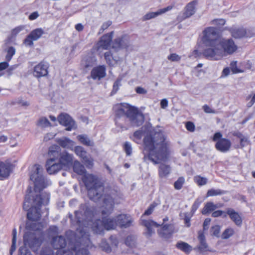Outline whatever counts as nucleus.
<instances>
[{"instance_id": "24", "label": "nucleus", "mask_w": 255, "mask_h": 255, "mask_svg": "<svg viewBox=\"0 0 255 255\" xmlns=\"http://www.w3.org/2000/svg\"><path fill=\"white\" fill-rule=\"evenodd\" d=\"M227 214L237 226H241L242 225V219L238 212L232 208H228Z\"/></svg>"}, {"instance_id": "59", "label": "nucleus", "mask_w": 255, "mask_h": 255, "mask_svg": "<svg viewBox=\"0 0 255 255\" xmlns=\"http://www.w3.org/2000/svg\"><path fill=\"white\" fill-rule=\"evenodd\" d=\"M135 90L139 94H146L147 93L146 90L141 87H137Z\"/></svg>"}, {"instance_id": "6", "label": "nucleus", "mask_w": 255, "mask_h": 255, "mask_svg": "<svg viewBox=\"0 0 255 255\" xmlns=\"http://www.w3.org/2000/svg\"><path fill=\"white\" fill-rule=\"evenodd\" d=\"M115 115L118 117L125 116L130 120L133 126H139L144 121V117L137 108L127 104L115 107Z\"/></svg>"}, {"instance_id": "56", "label": "nucleus", "mask_w": 255, "mask_h": 255, "mask_svg": "<svg viewBox=\"0 0 255 255\" xmlns=\"http://www.w3.org/2000/svg\"><path fill=\"white\" fill-rule=\"evenodd\" d=\"M19 252V255H32L30 251L24 247H20Z\"/></svg>"}, {"instance_id": "2", "label": "nucleus", "mask_w": 255, "mask_h": 255, "mask_svg": "<svg viewBox=\"0 0 255 255\" xmlns=\"http://www.w3.org/2000/svg\"><path fill=\"white\" fill-rule=\"evenodd\" d=\"M43 168L38 164L33 165L31 167L30 177L34 184L35 197L30 199L31 195L26 194L23 203V209L27 210V218L31 221H37L40 218V206L46 205L49 200V195L47 193H40V191L48 185L43 175Z\"/></svg>"}, {"instance_id": "53", "label": "nucleus", "mask_w": 255, "mask_h": 255, "mask_svg": "<svg viewBox=\"0 0 255 255\" xmlns=\"http://www.w3.org/2000/svg\"><path fill=\"white\" fill-rule=\"evenodd\" d=\"M124 149L127 155H130L132 153V147L130 143L126 142L124 144Z\"/></svg>"}, {"instance_id": "19", "label": "nucleus", "mask_w": 255, "mask_h": 255, "mask_svg": "<svg viewBox=\"0 0 255 255\" xmlns=\"http://www.w3.org/2000/svg\"><path fill=\"white\" fill-rule=\"evenodd\" d=\"M48 65L42 62L36 65L34 68L33 75L35 77L39 78L45 76L48 74Z\"/></svg>"}, {"instance_id": "12", "label": "nucleus", "mask_w": 255, "mask_h": 255, "mask_svg": "<svg viewBox=\"0 0 255 255\" xmlns=\"http://www.w3.org/2000/svg\"><path fill=\"white\" fill-rule=\"evenodd\" d=\"M157 204L155 203H153L151 204L141 217V224L147 228V233L149 236H150L153 233V229L154 228L158 227L160 226V224H157L156 222L152 220H145L143 218L145 215H150L153 212Z\"/></svg>"}, {"instance_id": "35", "label": "nucleus", "mask_w": 255, "mask_h": 255, "mask_svg": "<svg viewBox=\"0 0 255 255\" xmlns=\"http://www.w3.org/2000/svg\"><path fill=\"white\" fill-rule=\"evenodd\" d=\"M95 57L87 56L85 57L82 61V65L85 68L92 66L96 62Z\"/></svg>"}, {"instance_id": "64", "label": "nucleus", "mask_w": 255, "mask_h": 255, "mask_svg": "<svg viewBox=\"0 0 255 255\" xmlns=\"http://www.w3.org/2000/svg\"><path fill=\"white\" fill-rule=\"evenodd\" d=\"M211 219L210 218H206L203 223V229L204 230H207L208 228V226L210 224L211 222Z\"/></svg>"}, {"instance_id": "17", "label": "nucleus", "mask_w": 255, "mask_h": 255, "mask_svg": "<svg viewBox=\"0 0 255 255\" xmlns=\"http://www.w3.org/2000/svg\"><path fill=\"white\" fill-rule=\"evenodd\" d=\"M130 45L129 41L126 36L116 38L112 43V47L116 51L120 49L127 48Z\"/></svg>"}, {"instance_id": "7", "label": "nucleus", "mask_w": 255, "mask_h": 255, "mask_svg": "<svg viewBox=\"0 0 255 255\" xmlns=\"http://www.w3.org/2000/svg\"><path fill=\"white\" fill-rule=\"evenodd\" d=\"M217 30L213 27H208L203 31L202 41L207 48L206 49H214L219 43Z\"/></svg>"}, {"instance_id": "48", "label": "nucleus", "mask_w": 255, "mask_h": 255, "mask_svg": "<svg viewBox=\"0 0 255 255\" xmlns=\"http://www.w3.org/2000/svg\"><path fill=\"white\" fill-rule=\"evenodd\" d=\"M221 231V227L219 225L213 226L211 228V233L213 235L218 237Z\"/></svg>"}, {"instance_id": "30", "label": "nucleus", "mask_w": 255, "mask_h": 255, "mask_svg": "<svg viewBox=\"0 0 255 255\" xmlns=\"http://www.w3.org/2000/svg\"><path fill=\"white\" fill-rule=\"evenodd\" d=\"M222 206H218L217 204H215L212 202H207L202 209V213L203 215H207L211 212L214 211L216 209L221 207Z\"/></svg>"}, {"instance_id": "58", "label": "nucleus", "mask_w": 255, "mask_h": 255, "mask_svg": "<svg viewBox=\"0 0 255 255\" xmlns=\"http://www.w3.org/2000/svg\"><path fill=\"white\" fill-rule=\"evenodd\" d=\"M203 109L204 111V112L206 113H209V114H215L216 113V111L212 110L209 106H208V105H204L203 107Z\"/></svg>"}, {"instance_id": "33", "label": "nucleus", "mask_w": 255, "mask_h": 255, "mask_svg": "<svg viewBox=\"0 0 255 255\" xmlns=\"http://www.w3.org/2000/svg\"><path fill=\"white\" fill-rule=\"evenodd\" d=\"M77 138L80 143L83 145L88 146H93L94 145V142L91 140L86 135H79L77 136Z\"/></svg>"}, {"instance_id": "28", "label": "nucleus", "mask_w": 255, "mask_h": 255, "mask_svg": "<svg viewBox=\"0 0 255 255\" xmlns=\"http://www.w3.org/2000/svg\"><path fill=\"white\" fill-rule=\"evenodd\" d=\"M171 167L164 163L159 166L158 175L160 178H166L171 172Z\"/></svg>"}, {"instance_id": "27", "label": "nucleus", "mask_w": 255, "mask_h": 255, "mask_svg": "<svg viewBox=\"0 0 255 255\" xmlns=\"http://www.w3.org/2000/svg\"><path fill=\"white\" fill-rule=\"evenodd\" d=\"M172 8V6H168L166 7L160 9L156 12H150L146 13L142 18L143 20H149L151 18H154L159 15L164 13Z\"/></svg>"}, {"instance_id": "42", "label": "nucleus", "mask_w": 255, "mask_h": 255, "mask_svg": "<svg viewBox=\"0 0 255 255\" xmlns=\"http://www.w3.org/2000/svg\"><path fill=\"white\" fill-rule=\"evenodd\" d=\"M6 53L5 58L7 61H9L15 53V49L12 46L9 47L6 50Z\"/></svg>"}, {"instance_id": "16", "label": "nucleus", "mask_w": 255, "mask_h": 255, "mask_svg": "<svg viewBox=\"0 0 255 255\" xmlns=\"http://www.w3.org/2000/svg\"><path fill=\"white\" fill-rule=\"evenodd\" d=\"M57 120L60 124L66 127L67 130H71L76 128V125L72 118L66 114H61L58 116Z\"/></svg>"}, {"instance_id": "5", "label": "nucleus", "mask_w": 255, "mask_h": 255, "mask_svg": "<svg viewBox=\"0 0 255 255\" xmlns=\"http://www.w3.org/2000/svg\"><path fill=\"white\" fill-rule=\"evenodd\" d=\"M82 180L88 190V196L90 199L94 202H98L102 197H111L105 194V190L101 182L92 174H85L82 177Z\"/></svg>"}, {"instance_id": "3", "label": "nucleus", "mask_w": 255, "mask_h": 255, "mask_svg": "<svg viewBox=\"0 0 255 255\" xmlns=\"http://www.w3.org/2000/svg\"><path fill=\"white\" fill-rule=\"evenodd\" d=\"M143 160L154 164L168 161L172 153L171 145L165 134L159 129L153 130L143 139Z\"/></svg>"}, {"instance_id": "49", "label": "nucleus", "mask_w": 255, "mask_h": 255, "mask_svg": "<svg viewBox=\"0 0 255 255\" xmlns=\"http://www.w3.org/2000/svg\"><path fill=\"white\" fill-rule=\"evenodd\" d=\"M110 240L112 245V249L115 250L118 248L119 244L117 238L115 237L112 236L111 237Z\"/></svg>"}, {"instance_id": "46", "label": "nucleus", "mask_w": 255, "mask_h": 255, "mask_svg": "<svg viewBox=\"0 0 255 255\" xmlns=\"http://www.w3.org/2000/svg\"><path fill=\"white\" fill-rule=\"evenodd\" d=\"M198 248L201 252H205L207 251L212 252L211 250L208 249V246L205 241L200 242V245L199 246Z\"/></svg>"}, {"instance_id": "50", "label": "nucleus", "mask_w": 255, "mask_h": 255, "mask_svg": "<svg viewBox=\"0 0 255 255\" xmlns=\"http://www.w3.org/2000/svg\"><path fill=\"white\" fill-rule=\"evenodd\" d=\"M225 22L224 19H215L211 22V24L220 27L224 25L225 24Z\"/></svg>"}, {"instance_id": "45", "label": "nucleus", "mask_w": 255, "mask_h": 255, "mask_svg": "<svg viewBox=\"0 0 255 255\" xmlns=\"http://www.w3.org/2000/svg\"><path fill=\"white\" fill-rule=\"evenodd\" d=\"M25 28L24 25H19L14 29H13L11 31V35L12 36H16L21 31H23Z\"/></svg>"}, {"instance_id": "54", "label": "nucleus", "mask_w": 255, "mask_h": 255, "mask_svg": "<svg viewBox=\"0 0 255 255\" xmlns=\"http://www.w3.org/2000/svg\"><path fill=\"white\" fill-rule=\"evenodd\" d=\"M111 24H112V22L110 20L103 23L101 27L99 29V33L101 34V33H103L104 31V30L107 29Z\"/></svg>"}, {"instance_id": "52", "label": "nucleus", "mask_w": 255, "mask_h": 255, "mask_svg": "<svg viewBox=\"0 0 255 255\" xmlns=\"http://www.w3.org/2000/svg\"><path fill=\"white\" fill-rule=\"evenodd\" d=\"M135 243L134 238L132 236H128L127 238L125 244L128 247H132Z\"/></svg>"}, {"instance_id": "62", "label": "nucleus", "mask_w": 255, "mask_h": 255, "mask_svg": "<svg viewBox=\"0 0 255 255\" xmlns=\"http://www.w3.org/2000/svg\"><path fill=\"white\" fill-rule=\"evenodd\" d=\"M39 16V14L38 12L37 11H34V12L31 13L29 15L28 18L30 20H33L36 19Z\"/></svg>"}, {"instance_id": "57", "label": "nucleus", "mask_w": 255, "mask_h": 255, "mask_svg": "<svg viewBox=\"0 0 255 255\" xmlns=\"http://www.w3.org/2000/svg\"><path fill=\"white\" fill-rule=\"evenodd\" d=\"M186 128L187 129L190 131H194L195 130V125L192 122H188L186 124Z\"/></svg>"}, {"instance_id": "61", "label": "nucleus", "mask_w": 255, "mask_h": 255, "mask_svg": "<svg viewBox=\"0 0 255 255\" xmlns=\"http://www.w3.org/2000/svg\"><path fill=\"white\" fill-rule=\"evenodd\" d=\"M168 105V102L166 99H162L160 102V106L162 109H166Z\"/></svg>"}, {"instance_id": "63", "label": "nucleus", "mask_w": 255, "mask_h": 255, "mask_svg": "<svg viewBox=\"0 0 255 255\" xmlns=\"http://www.w3.org/2000/svg\"><path fill=\"white\" fill-rule=\"evenodd\" d=\"M133 136L137 140H139L142 136V131L141 130H137L134 132Z\"/></svg>"}, {"instance_id": "29", "label": "nucleus", "mask_w": 255, "mask_h": 255, "mask_svg": "<svg viewBox=\"0 0 255 255\" xmlns=\"http://www.w3.org/2000/svg\"><path fill=\"white\" fill-rule=\"evenodd\" d=\"M73 169L77 174L84 176L86 174V170L84 165L78 160H76L73 163Z\"/></svg>"}, {"instance_id": "38", "label": "nucleus", "mask_w": 255, "mask_h": 255, "mask_svg": "<svg viewBox=\"0 0 255 255\" xmlns=\"http://www.w3.org/2000/svg\"><path fill=\"white\" fill-rule=\"evenodd\" d=\"M37 125L42 128H47L51 126V123L45 117L40 118L38 121Z\"/></svg>"}, {"instance_id": "32", "label": "nucleus", "mask_w": 255, "mask_h": 255, "mask_svg": "<svg viewBox=\"0 0 255 255\" xmlns=\"http://www.w3.org/2000/svg\"><path fill=\"white\" fill-rule=\"evenodd\" d=\"M231 31L232 35L236 38L243 37L246 33L245 29L243 28H232Z\"/></svg>"}, {"instance_id": "11", "label": "nucleus", "mask_w": 255, "mask_h": 255, "mask_svg": "<svg viewBox=\"0 0 255 255\" xmlns=\"http://www.w3.org/2000/svg\"><path fill=\"white\" fill-rule=\"evenodd\" d=\"M222 137V134L221 132H216L214 135L213 140L216 141L215 147L217 150L222 152H226L231 147V142L229 139Z\"/></svg>"}, {"instance_id": "21", "label": "nucleus", "mask_w": 255, "mask_h": 255, "mask_svg": "<svg viewBox=\"0 0 255 255\" xmlns=\"http://www.w3.org/2000/svg\"><path fill=\"white\" fill-rule=\"evenodd\" d=\"M12 169V165L8 162L0 161V179L2 180L9 176Z\"/></svg>"}, {"instance_id": "4", "label": "nucleus", "mask_w": 255, "mask_h": 255, "mask_svg": "<svg viewBox=\"0 0 255 255\" xmlns=\"http://www.w3.org/2000/svg\"><path fill=\"white\" fill-rule=\"evenodd\" d=\"M238 47L232 39H220L219 43L214 49H205L204 56L211 60H219L223 56L231 55Z\"/></svg>"}, {"instance_id": "13", "label": "nucleus", "mask_w": 255, "mask_h": 255, "mask_svg": "<svg viewBox=\"0 0 255 255\" xmlns=\"http://www.w3.org/2000/svg\"><path fill=\"white\" fill-rule=\"evenodd\" d=\"M41 241L36 238L35 235L32 233L27 232L23 236L24 248L29 247L35 250L40 246Z\"/></svg>"}, {"instance_id": "22", "label": "nucleus", "mask_w": 255, "mask_h": 255, "mask_svg": "<svg viewBox=\"0 0 255 255\" xmlns=\"http://www.w3.org/2000/svg\"><path fill=\"white\" fill-rule=\"evenodd\" d=\"M73 155L67 152L64 151L60 154L58 161L64 168L68 167L72 163Z\"/></svg>"}, {"instance_id": "8", "label": "nucleus", "mask_w": 255, "mask_h": 255, "mask_svg": "<svg viewBox=\"0 0 255 255\" xmlns=\"http://www.w3.org/2000/svg\"><path fill=\"white\" fill-rule=\"evenodd\" d=\"M52 245L56 249H59L56 255H73L71 251H65L63 249L66 245L65 239L62 236H56L52 239ZM40 255H54L53 251L49 248L43 249Z\"/></svg>"}, {"instance_id": "51", "label": "nucleus", "mask_w": 255, "mask_h": 255, "mask_svg": "<svg viewBox=\"0 0 255 255\" xmlns=\"http://www.w3.org/2000/svg\"><path fill=\"white\" fill-rule=\"evenodd\" d=\"M70 251L73 255L74 253H75V255H89L88 251L86 249L83 248L77 251H75L74 250H72Z\"/></svg>"}, {"instance_id": "10", "label": "nucleus", "mask_w": 255, "mask_h": 255, "mask_svg": "<svg viewBox=\"0 0 255 255\" xmlns=\"http://www.w3.org/2000/svg\"><path fill=\"white\" fill-rule=\"evenodd\" d=\"M113 34V31L104 34L95 44L94 49L99 55H101L104 50H107L110 47Z\"/></svg>"}, {"instance_id": "43", "label": "nucleus", "mask_w": 255, "mask_h": 255, "mask_svg": "<svg viewBox=\"0 0 255 255\" xmlns=\"http://www.w3.org/2000/svg\"><path fill=\"white\" fill-rule=\"evenodd\" d=\"M122 78H118L116 80L113 85V88L112 91L113 94H115L119 90L120 87L121 86Z\"/></svg>"}, {"instance_id": "9", "label": "nucleus", "mask_w": 255, "mask_h": 255, "mask_svg": "<svg viewBox=\"0 0 255 255\" xmlns=\"http://www.w3.org/2000/svg\"><path fill=\"white\" fill-rule=\"evenodd\" d=\"M50 158L46 162V169L50 174H55L64 168L62 164L58 161V152L50 149L49 151Z\"/></svg>"}, {"instance_id": "44", "label": "nucleus", "mask_w": 255, "mask_h": 255, "mask_svg": "<svg viewBox=\"0 0 255 255\" xmlns=\"http://www.w3.org/2000/svg\"><path fill=\"white\" fill-rule=\"evenodd\" d=\"M185 180L182 177H179L178 180L174 183V186L176 190H180L182 188Z\"/></svg>"}, {"instance_id": "26", "label": "nucleus", "mask_w": 255, "mask_h": 255, "mask_svg": "<svg viewBox=\"0 0 255 255\" xmlns=\"http://www.w3.org/2000/svg\"><path fill=\"white\" fill-rule=\"evenodd\" d=\"M57 142L62 147L73 150L74 142L69 138L63 137L56 139Z\"/></svg>"}, {"instance_id": "41", "label": "nucleus", "mask_w": 255, "mask_h": 255, "mask_svg": "<svg viewBox=\"0 0 255 255\" xmlns=\"http://www.w3.org/2000/svg\"><path fill=\"white\" fill-rule=\"evenodd\" d=\"M100 247L103 251L108 253L111 252L112 251L111 247H110L108 243L105 240L102 241L100 244Z\"/></svg>"}, {"instance_id": "14", "label": "nucleus", "mask_w": 255, "mask_h": 255, "mask_svg": "<svg viewBox=\"0 0 255 255\" xmlns=\"http://www.w3.org/2000/svg\"><path fill=\"white\" fill-rule=\"evenodd\" d=\"M44 34V30L41 28H37L32 30L24 40L23 43L26 46H32L33 41H36Z\"/></svg>"}, {"instance_id": "47", "label": "nucleus", "mask_w": 255, "mask_h": 255, "mask_svg": "<svg viewBox=\"0 0 255 255\" xmlns=\"http://www.w3.org/2000/svg\"><path fill=\"white\" fill-rule=\"evenodd\" d=\"M167 59L172 62H178L181 59V56L176 53H172L168 56Z\"/></svg>"}, {"instance_id": "39", "label": "nucleus", "mask_w": 255, "mask_h": 255, "mask_svg": "<svg viewBox=\"0 0 255 255\" xmlns=\"http://www.w3.org/2000/svg\"><path fill=\"white\" fill-rule=\"evenodd\" d=\"M235 232L233 228H228L226 229L222 234V238L223 239H228L232 236Z\"/></svg>"}, {"instance_id": "55", "label": "nucleus", "mask_w": 255, "mask_h": 255, "mask_svg": "<svg viewBox=\"0 0 255 255\" xmlns=\"http://www.w3.org/2000/svg\"><path fill=\"white\" fill-rule=\"evenodd\" d=\"M238 137L241 138L240 139V144L242 147H244L245 146L247 145L249 143V140L248 138L245 137L241 134H239L238 135Z\"/></svg>"}, {"instance_id": "40", "label": "nucleus", "mask_w": 255, "mask_h": 255, "mask_svg": "<svg viewBox=\"0 0 255 255\" xmlns=\"http://www.w3.org/2000/svg\"><path fill=\"white\" fill-rule=\"evenodd\" d=\"M195 182L199 186H203L207 184V179L200 176H196L194 178Z\"/></svg>"}, {"instance_id": "20", "label": "nucleus", "mask_w": 255, "mask_h": 255, "mask_svg": "<svg viewBox=\"0 0 255 255\" xmlns=\"http://www.w3.org/2000/svg\"><path fill=\"white\" fill-rule=\"evenodd\" d=\"M117 226L121 227L127 228L131 225L132 222L129 216L125 214L119 215L116 218Z\"/></svg>"}, {"instance_id": "18", "label": "nucleus", "mask_w": 255, "mask_h": 255, "mask_svg": "<svg viewBox=\"0 0 255 255\" xmlns=\"http://www.w3.org/2000/svg\"><path fill=\"white\" fill-rule=\"evenodd\" d=\"M159 236L164 240L170 239L175 232V228L172 225H164L158 231Z\"/></svg>"}, {"instance_id": "1", "label": "nucleus", "mask_w": 255, "mask_h": 255, "mask_svg": "<svg viewBox=\"0 0 255 255\" xmlns=\"http://www.w3.org/2000/svg\"><path fill=\"white\" fill-rule=\"evenodd\" d=\"M104 205L102 213L103 217L102 220H97L93 223L91 219L93 217V213L88 209L86 205H82L79 211L75 212L76 224L78 225L77 231L83 238L87 231V228L90 227L93 232L98 234L103 233L104 230H110L114 229L117 226L116 218H111L105 216L110 214L112 211L114 202L112 197L104 198Z\"/></svg>"}, {"instance_id": "25", "label": "nucleus", "mask_w": 255, "mask_h": 255, "mask_svg": "<svg viewBox=\"0 0 255 255\" xmlns=\"http://www.w3.org/2000/svg\"><path fill=\"white\" fill-rule=\"evenodd\" d=\"M196 4L197 1L196 0L192 1L187 4L183 13V18L190 17L195 13Z\"/></svg>"}, {"instance_id": "60", "label": "nucleus", "mask_w": 255, "mask_h": 255, "mask_svg": "<svg viewBox=\"0 0 255 255\" xmlns=\"http://www.w3.org/2000/svg\"><path fill=\"white\" fill-rule=\"evenodd\" d=\"M224 213V212L222 210L214 211L212 214V216L216 218L221 216Z\"/></svg>"}, {"instance_id": "36", "label": "nucleus", "mask_w": 255, "mask_h": 255, "mask_svg": "<svg viewBox=\"0 0 255 255\" xmlns=\"http://www.w3.org/2000/svg\"><path fill=\"white\" fill-rule=\"evenodd\" d=\"M16 234H17V232H16V229H13L12 230V245H11V249L9 251L10 255H12L13 253L16 250Z\"/></svg>"}, {"instance_id": "23", "label": "nucleus", "mask_w": 255, "mask_h": 255, "mask_svg": "<svg viewBox=\"0 0 255 255\" xmlns=\"http://www.w3.org/2000/svg\"><path fill=\"white\" fill-rule=\"evenodd\" d=\"M106 74V67L104 66H99L95 67L91 72V77L95 80H100L104 78Z\"/></svg>"}, {"instance_id": "34", "label": "nucleus", "mask_w": 255, "mask_h": 255, "mask_svg": "<svg viewBox=\"0 0 255 255\" xmlns=\"http://www.w3.org/2000/svg\"><path fill=\"white\" fill-rule=\"evenodd\" d=\"M176 247L186 254L189 253L192 250V248L191 246L183 242H178L176 244Z\"/></svg>"}, {"instance_id": "15", "label": "nucleus", "mask_w": 255, "mask_h": 255, "mask_svg": "<svg viewBox=\"0 0 255 255\" xmlns=\"http://www.w3.org/2000/svg\"><path fill=\"white\" fill-rule=\"evenodd\" d=\"M75 154L79 156L88 167H92L93 165V159L87 155L86 151L81 146H76L73 148Z\"/></svg>"}, {"instance_id": "37", "label": "nucleus", "mask_w": 255, "mask_h": 255, "mask_svg": "<svg viewBox=\"0 0 255 255\" xmlns=\"http://www.w3.org/2000/svg\"><path fill=\"white\" fill-rule=\"evenodd\" d=\"M225 193H226V192L225 191L221 190L219 189H211L208 191V192L207 193L206 196L207 197H208L210 196L221 195L225 194Z\"/></svg>"}, {"instance_id": "31", "label": "nucleus", "mask_w": 255, "mask_h": 255, "mask_svg": "<svg viewBox=\"0 0 255 255\" xmlns=\"http://www.w3.org/2000/svg\"><path fill=\"white\" fill-rule=\"evenodd\" d=\"M104 58L110 66H114L120 61L119 58H114L110 51H107L104 53Z\"/></svg>"}]
</instances>
